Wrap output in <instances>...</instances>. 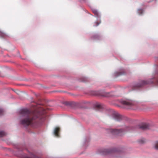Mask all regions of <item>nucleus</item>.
<instances>
[{"mask_svg":"<svg viewBox=\"0 0 158 158\" xmlns=\"http://www.w3.org/2000/svg\"><path fill=\"white\" fill-rule=\"evenodd\" d=\"M20 123L26 129L29 126L37 127L38 123L37 119H39L40 113L37 110L31 111L27 108L20 109L19 112Z\"/></svg>","mask_w":158,"mask_h":158,"instance_id":"nucleus-1","label":"nucleus"},{"mask_svg":"<svg viewBox=\"0 0 158 158\" xmlns=\"http://www.w3.org/2000/svg\"><path fill=\"white\" fill-rule=\"evenodd\" d=\"M149 125L147 123H142L137 127L132 126L131 125L126 126L123 125L119 129H110L108 130V132L114 135H121L127 132H130L135 130L136 128H139L143 130L148 129Z\"/></svg>","mask_w":158,"mask_h":158,"instance_id":"nucleus-2","label":"nucleus"},{"mask_svg":"<svg viewBox=\"0 0 158 158\" xmlns=\"http://www.w3.org/2000/svg\"><path fill=\"white\" fill-rule=\"evenodd\" d=\"M156 69L154 73L155 75L150 80H141L138 83L133 84L132 89L133 90H139L145 85L149 84H153L158 85V65H155Z\"/></svg>","mask_w":158,"mask_h":158,"instance_id":"nucleus-3","label":"nucleus"},{"mask_svg":"<svg viewBox=\"0 0 158 158\" xmlns=\"http://www.w3.org/2000/svg\"><path fill=\"white\" fill-rule=\"evenodd\" d=\"M18 151L22 152L20 157L24 158H41V156L35 152L31 153L26 149L25 145L21 146L18 149Z\"/></svg>","mask_w":158,"mask_h":158,"instance_id":"nucleus-4","label":"nucleus"},{"mask_svg":"<svg viewBox=\"0 0 158 158\" xmlns=\"http://www.w3.org/2000/svg\"><path fill=\"white\" fill-rule=\"evenodd\" d=\"M93 95L95 96H99L105 97H118L119 95L116 92H106L104 90H100L93 92Z\"/></svg>","mask_w":158,"mask_h":158,"instance_id":"nucleus-5","label":"nucleus"},{"mask_svg":"<svg viewBox=\"0 0 158 158\" xmlns=\"http://www.w3.org/2000/svg\"><path fill=\"white\" fill-rule=\"evenodd\" d=\"M106 114L114 120L120 121L124 119V117L116 111L112 109H109L106 111Z\"/></svg>","mask_w":158,"mask_h":158,"instance_id":"nucleus-6","label":"nucleus"},{"mask_svg":"<svg viewBox=\"0 0 158 158\" xmlns=\"http://www.w3.org/2000/svg\"><path fill=\"white\" fill-rule=\"evenodd\" d=\"M122 105V107L126 109H134L135 102L127 99H122L118 100Z\"/></svg>","mask_w":158,"mask_h":158,"instance_id":"nucleus-7","label":"nucleus"},{"mask_svg":"<svg viewBox=\"0 0 158 158\" xmlns=\"http://www.w3.org/2000/svg\"><path fill=\"white\" fill-rule=\"evenodd\" d=\"M124 151V149L122 148H113L103 149L100 151V153L102 155H106L114 153H120Z\"/></svg>","mask_w":158,"mask_h":158,"instance_id":"nucleus-8","label":"nucleus"},{"mask_svg":"<svg viewBox=\"0 0 158 158\" xmlns=\"http://www.w3.org/2000/svg\"><path fill=\"white\" fill-rule=\"evenodd\" d=\"M92 10L94 14V15L95 16V17L97 18V20L98 21V22L96 21L94 22V26H97L101 23L100 14L98 12V11L96 9L93 8L92 9Z\"/></svg>","mask_w":158,"mask_h":158,"instance_id":"nucleus-9","label":"nucleus"},{"mask_svg":"<svg viewBox=\"0 0 158 158\" xmlns=\"http://www.w3.org/2000/svg\"><path fill=\"white\" fill-rule=\"evenodd\" d=\"M126 74V72L124 69H120L118 71L114 73L113 76L115 77H117L121 75H123Z\"/></svg>","mask_w":158,"mask_h":158,"instance_id":"nucleus-10","label":"nucleus"},{"mask_svg":"<svg viewBox=\"0 0 158 158\" xmlns=\"http://www.w3.org/2000/svg\"><path fill=\"white\" fill-rule=\"evenodd\" d=\"M94 106L97 108L99 110L101 111L104 109V106L103 104L98 102L95 103L94 105Z\"/></svg>","mask_w":158,"mask_h":158,"instance_id":"nucleus-11","label":"nucleus"},{"mask_svg":"<svg viewBox=\"0 0 158 158\" xmlns=\"http://www.w3.org/2000/svg\"><path fill=\"white\" fill-rule=\"evenodd\" d=\"M59 131L60 128L58 127H56L54 128L53 131V133L55 136L57 137H59Z\"/></svg>","mask_w":158,"mask_h":158,"instance_id":"nucleus-12","label":"nucleus"},{"mask_svg":"<svg viewBox=\"0 0 158 158\" xmlns=\"http://www.w3.org/2000/svg\"><path fill=\"white\" fill-rule=\"evenodd\" d=\"M101 37V36L98 34H95L91 37V39L93 40H99Z\"/></svg>","mask_w":158,"mask_h":158,"instance_id":"nucleus-13","label":"nucleus"},{"mask_svg":"<svg viewBox=\"0 0 158 158\" xmlns=\"http://www.w3.org/2000/svg\"><path fill=\"white\" fill-rule=\"evenodd\" d=\"M79 81L80 82H86L88 81V80L86 77L82 76L79 79Z\"/></svg>","mask_w":158,"mask_h":158,"instance_id":"nucleus-14","label":"nucleus"},{"mask_svg":"<svg viewBox=\"0 0 158 158\" xmlns=\"http://www.w3.org/2000/svg\"><path fill=\"white\" fill-rule=\"evenodd\" d=\"M137 13L140 15H142L144 12V10L142 9H139L137 10Z\"/></svg>","mask_w":158,"mask_h":158,"instance_id":"nucleus-15","label":"nucleus"},{"mask_svg":"<svg viewBox=\"0 0 158 158\" xmlns=\"http://www.w3.org/2000/svg\"><path fill=\"white\" fill-rule=\"evenodd\" d=\"M138 142L140 144H143L145 142V139L144 138H142L139 139Z\"/></svg>","mask_w":158,"mask_h":158,"instance_id":"nucleus-16","label":"nucleus"},{"mask_svg":"<svg viewBox=\"0 0 158 158\" xmlns=\"http://www.w3.org/2000/svg\"><path fill=\"white\" fill-rule=\"evenodd\" d=\"M7 36V35L5 33L0 31V37L5 38Z\"/></svg>","mask_w":158,"mask_h":158,"instance_id":"nucleus-17","label":"nucleus"},{"mask_svg":"<svg viewBox=\"0 0 158 158\" xmlns=\"http://www.w3.org/2000/svg\"><path fill=\"white\" fill-rule=\"evenodd\" d=\"M6 132L4 131H0V138L6 135Z\"/></svg>","mask_w":158,"mask_h":158,"instance_id":"nucleus-18","label":"nucleus"},{"mask_svg":"<svg viewBox=\"0 0 158 158\" xmlns=\"http://www.w3.org/2000/svg\"><path fill=\"white\" fill-rule=\"evenodd\" d=\"M63 104L67 106H71L73 104V102H64Z\"/></svg>","mask_w":158,"mask_h":158,"instance_id":"nucleus-19","label":"nucleus"},{"mask_svg":"<svg viewBox=\"0 0 158 158\" xmlns=\"http://www.w3.org/2000/svg\"><path fill=\"white\" fill-rule=\"evenodd\" d=\"M154 147L155 149L158 150V141H156L155 142Z\"/></svg>","mask_w":158,"mask_h":158,"instance_id":"nucleus-20","label":"nucleus"},{"mask_svg":"<svg viewBox=\"0 0 158 158\" xmlns=\"http://www.w3.org/2000/svg\"><path fill=\"white\" fill-rule=\"evenodd\" d=\"M89 141V138L88 137L87 138H86L85 139L84 144H85L86 143L88 142Z\"/></svg>","mask_w":158,"mask_h":158,"instance_id":"nucleus-21","label":"nucleus"},{"mask_svg":"<svg viewBox=\"0 0 158 158\" xmlns=\"http://www.w3.org/2000/svg\"><path fill=\"white\" fill-rule=\"evenodd\" d=\"M4 111V110L3 109L0 108V115L3 114Z\"/></svg>","mask_w":158,"mask_h":158,"instance_id":"nucleus-22","label":"nucleus"}]
</instances>
